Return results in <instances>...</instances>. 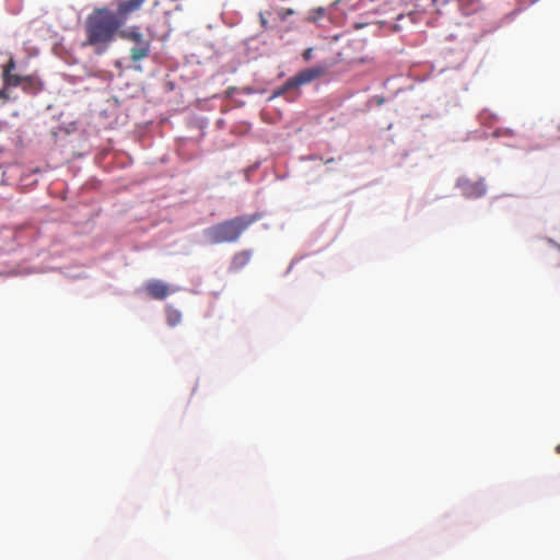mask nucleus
<instances>
[{
	"instance_id": "nucleus-1",
	"label": "nucleus",
	"mask_w": 560,
	"mask_h": 560,
	"mask_svg": "<svg viewBox=\"0 0 560 560\" xmlns=\"http://www.w3.org/2000/svg\"><path fill=\"white\" fill-rule=\"evenodd\" d=\"M122 26L108 8H95L85 19V39L82 47H93L95 54H104L114 42L118 31Z\"/></svg>"
},
{
	"instance_id": "nucleus-2",
	"label": "nucleus",
	"mask_w": 560,
	"mask_h": 560,
	"mask_svg": "<svg viewBox=\"0 0 560 560\" xmlns=\"http://www.w3.org/2000/svg\"><path fill=\"white\" fill-rule=\"evenodd\" d=\"M262 217L261 212L234 217L205 229L203 235L212 245L236 243L243 233Z\"/></svg>"
},
{
	"instance_id": "nucleus-3",
	"label": "nucleus",
	"mask_w": 560,
	"mask_h": 560,
	"mask_svg": "<svg viewBox=\"0 0 560 560\" xmlns=\"http://www.w3.org/2000/svg\"><path fill=\"white\" fill-rule=\"evenodd\" d=\"M326 73V68L322 66L306 68L301 70L299 73H296L294 77L287 80V82L277 89L272 97H278L283 95L285 92L292 89H298L301 85L307 84L320 77H323Z\"/></svg>"
},
{
	"instance_id": "nucleus-4",
	"label": "nucleus",
	"mask_w": 560,
	"mask_h": 560,
	"mask_svg": "<svg viewBox=\"0 0 560 560\" xmlns=\"http://www.w3.org/2000/svg\"><path fill=\"white\" fill-rule=\"evenodd\" d=\"M117 34L125 40L132 43L140 42V47H132L130 49V58L133 62L140 61L149 56L151 50V43L143 37L139 26H131L127 30H119Z\"/></svg>"
},
{
	"instance_id": "nucleus-5",
	"label": "nucleus",
	"mask_w": 560,
	"mask_h": 560,
	"mask_svg": "<svg viewBox=\"0 0 560 560\" xmlns=\"http://www.w3.org/2000/svg\"><path fill=\"white\" fill-rule=\"evenodd\" d=\"M145 0H127V1H120L118 3L116 12H114V15L117 16V20L120 22V25L124 26L127 19L132 14L133 12L138 11Z\"/></svg>"
},
{
	"instance_id": "nucleus-6",
	"label": "nucleus",
	"mask_w": 560,
	"mask_h": 560,
	"mask_svg": "<svg viewBox=\"0 0 560 560\" xmlns=\"http://www.w3.org/2000/svg\"><path fill=\"white\" fill-rule=\"evenodd\" d=\"M19 86H21L22 91L26 94L36 95L44 89V83L35 74L19 75Z\"/></svg>"
},
{
	"instance_id": "nucleus-7",
	"label": "nucleus",
	"mask_w": 560,
	"mask_h": 560,
	"mask_svg": "<svg viewBox=\"0 0 560 560\" xmlns=\"http://www.w3.org/2000/svg\"><path fill=\"white\" fill-rule=\"evenodd\" d=\"M459 187L463 194L468 198H479L486 194V185L482 180H463L459 183Z\"/></svg>"
},
{
	"instance_id": "nucleus-8",
	"label": "nucleus",
	"mask_w": 560,
	"mask_h": 560,
	"mask_svg": "<svg viewBox=\"0 0 560 560\" xmlns=\"http://www.w3.org/2000/svg\"><path fill=\"white\" fill-rule=\"evenodd\" d=\"M15 67L16 65L13 58H10L3 67L2 80L5 86H19V74L13 73Z\"/></svg>"
},
{
	"instance_id": "nucleus-9",
	"label": "nucleus",
	"mask_w": 560,
	"mask_h": 560,
	"mask_svg": "<svg viewBox=\"0 0 560 560\" xmlns=\"http://www.w3.org/2000/svg\"><path fill=\"white\" fill-rule=\"evenodd\" d=\"M253 250L243 249L235 253L230 262V269L232 271H240L245 266H247L252 259Z\"/></svg>"
},
{
	"instance_id": "nucleus-10",
	"label": "nucleus",
	"mask_w": 560,
	"mask_h": 560,
	"mask_svg": "<svg viewBox=\"0 0 560 560\" xmlns=\"http://www.w3.org/2000/svg\"><path fill=\"white\" fill-rule=\"evenodd\" d=\"M145 290L150 296H152L153 299H156V300L165 299L168 295V291H170L168 287L159 280L150 281L147 284Z\"/></svg>"
},
{
	"instance_id": "nucleus-11",
	"label": "nucleus",
	"mask_w": 560,
	"mask_h": 560,
	"mask_svg": "<svg viewBox=\"0 0 560 560\" xmlns=\"http://www.w3.org/2000/svg\"><path fill=\"white\" fill-rule=\"evenodd\" d=\"M180 319L182 315L178 311L172 308L167 310V323L170 326H176L177 324H179Z\"/></svg>"
},
{
	"instance_id": "nucleus-12",
	"label": "nucleus",
	"mask_w": 560,
	"mask_h": 560,
	"mask_svg": "<svg viewBox=\"0 0 560 560\" xmlns=\"http://www.w3.org/2000/svg\"><path fill=\"white\" fill-rule=\"evenodd\" d=\"M325 15V9L324 8H317L310 12L307 16L308 22H317L319 19H322Z\"/></svg>"
},
{
	"instance_id": "nucleus-13",
	"label": "nucleus",
	"mask_w": 560,
	"mask_h": 560,
	"mask_svg": "<svg viewBox=\"0 0 560 560\" xmlns=\"http://www.w3.org/2000/svg\"><path fill=\"white\" fill-rule=\"evenodd\" d=\"M293 13L292 9H281L278 14L281 20H285L287 16L292 15Z\"/></svg>"
},
{
	"instance_id": "nucleus-14",
	"label": "nucleus",
	"mask_w": 560,
	"mask_h": 560,
	"mask_svg": "<svg viewBox=\"0 0 560 560\" xmlns=\"http://www.w3.org/2000/svg\"><path fill=\"white\" fill-rule=\"evenodd\" d=\"M259 20H260L261 26L264 28H267L268 27V21L265 18V14L262 12L259 13Z\"/></svg>"
},
{
	"instance_id": "nucleus-15",
	"label": "nucleus",
	"mask_w": 560,
	"mask_h": 560,
	"mask_svg": "<svg viewBox=\"0 0 560 560\" xmlns=\"http://www.w3.org/2000/svg\"><path fill=\"white\" fill-rule=\"evenodd\" d=\"M7 88L8 86L4 85V88L0 90V98L4 100V101L9 100V94L7 92Z\"/></svg>"
},
{
	"instance_id": "nucleus-16",
	"label": "nucleus",
	"mask_w": 560,
	"mask_h": 560,
	"mask_svg": "<svg viewBox=\"0 0 560 560\" xmlns=\"http://www.w3.org/2000/svg\"><path fill=\"white\" fill-rule=\"evenodd\" d=\"M312 55H313V49L312 48H307L303 52V57H304L305 60H310L312 58Z\"/></svg>"
},
{
	"instance_id": "nucleus-17",
	"label": "nucleus",
	"mask_w": 560,
	"mask_h": 560,
	"mask_svg": "<svg viewBox=\"0 0 560 560\" xmlns=\"http://www.w3.org/2000/svg\"><path fill=\"white\" fill-rule=\"evenodd\" d=\"M334 161H335V159L331 158V159L327 160L326 163H331Z\"/></svg>"
},
{
	"instance_id": "nucleus-18",
	"label": "nucleus",
	"mask_w": 560,
	"mask_h": 560,
	"mask_svg": "<svg viewBox=\"0 0 560 560\" xmlns=\"http://www.w3.org/2000/svg\"><path fill=\"white\" fill-rule=\"evenodd\" d=\"M557 453L560 454V444L556 448Z\"/></svg>"
},
{
	"instance_id": "nucleus-19",
	"label": "nucleus",
	"mask_w": 560,
	"mask_h": 560,
	"mask_svg": "<svg viewBox=\"0 0 560 560\" xmlns=\"http://www.w3.org/2000/svg\"><path fill=\"white\" fill-rule=\"evenodd\" d=\"M135 44H136V46H135V47H140V42H137V43H135Z\"/></svg>"
}]
</instances>
